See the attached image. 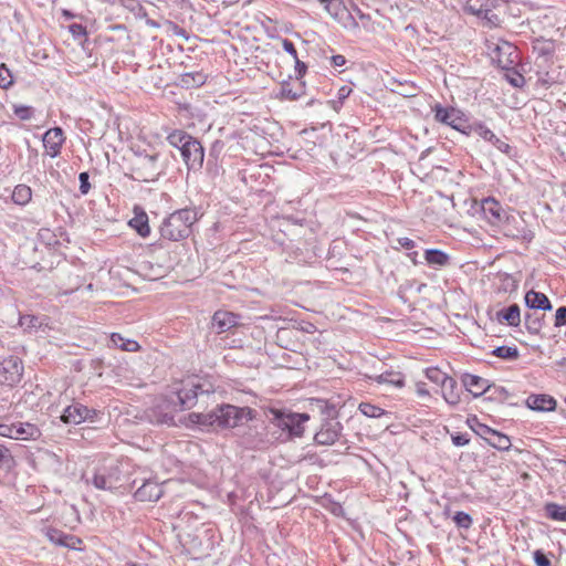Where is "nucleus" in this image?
I'll use <instances>...</instances> for the list:
<instances>
[{"label":"nucleus","mask_w":566,"mask_h":566,"mask_svg":"<svg viewBox=\"0 0 566 566\" xmlns=\"http://www.w3.org/2000/svg\"><path fill=\"white\" fill-rule=\"evenodd\" d=\"M70 28L73 33H84V29L81 24H72Z\"/></svg>","instance_id":"nucleus-64"},{"label":"nucleus","mask_w":566,"mask_h":566,"mask_svg":"<svg viewBox=\"0 0 566 566\" xmlns=\"http://www.w3.org/2000/svg\"><path fill=\"white\" fill-rule=\"evenodd\" d=\"M22 373V361L15 356H10L0 363V375L2 376V381L8 385H14L19 382Z\"/></svg>","instance_id":"nucleus-14"},{"label":"nucleus","mask_w":566,"mask_h":566,"mask_svg":"<svg viewBox=\"0 0 566 566\" xmlns=\"http://www.w3.org/2000/svg\"><path fill=\"white\" fill-rule=\"evenodd\" d=\"M13 112L21 120H28L33 116V108L31 106L15 105Z\"/></svg>","instance_id":"nucleus-46"},{"label":"nucleus","mask_w":566,"mask_h":566,"mask_svg":"<svg viewBox=\"0 0 566 566\" xmlns=\"http://www.w3.org/2000/svg\"><path fill=\"white\" fill-rule=\"evenodd\" d=\"M486 48L492 62L503 70L510 71L518 62L517 49L507 41H488Z\"/></svg>","instance_id":"nucleus-7"},{"label":"nucleus","mask_w":566,"mask_h":566,"mask_svg":"<svg viewBox=\"0 0 566 566\" xmlns=\"http://www.w3.org/2000/svg\"><path fill=\"white\" fill-rule=\"evenodd\" d=\"M13 458L8 448L0 444V469L9 470L12 467Z\"/></svg>","instance_id":"nucleus-43"},{"label":"nucleus","mask_w":566,"mask_h":566,"mask_svg":"<svg viewBox=\"0 0 566 566\" xmlns=\"http://www.w3.org/2000/svg\"><path fill=\"white\" fill-rule=\"evenodd\" d=\"M526 405L532 410L552 411L556 408V400L549 395H531L526 399Z\"/></svg>","instance_id":"nucleus-22"},{"label":"nucleus","mask_w":566,"mask_h":566,"mask_svg":"<svg viewBox=\"0 0 566 566\" xmlns=\"http://www.w3.org/2000/svg\"><path fill=\"white\" fill-rule=\"evenodd\" d=\"M358 410L366 417L369 418H380L385 415V410L378 406L371 405L369 402H361L358 406Z\"/></svg>","instance_id":"nucleus-41"},{"label":"nucleus","mask_w":566,"mask_h":566,"mask_svg":"<svg viewBox=\"0 0 566 566\" xmlns=\"http://www.w3.org/2000/svg\"><path fill=\"white\" fill-rule=\"evenodd\" d=\"M566 325V306H560L556 311L555 315V326H565Z\"/></svg>","instance_id":"nucleus-51"},{"label":"nucleus","mask_w":566,"mask_h":566,"mask_svg":"<svg viewBox=\"0 0 566 566\" xmlns=\"http://www.w3.org/2000/svg\"><path fill=\"white\" fill-rule=\"evenodd\" d=\"M331 61H332V64H333L334 66H343V65H345V63H346V59H345V56H344V55H340V54L333 55V56L331 57Z\"/></svg>","instance_id":"nucleus-59"},{"label":"nucleus","mask_w":566,"mask_h":566,"mask_svg":"<svg viewBox=\"0 0 566 566\" xmlns=\"http://www.w3.org/2000/svg\"><path fill=\"white\" fill-rule=\"evenodd\" d=\"M218 387L211 376L188 377L181 381L175 392L179 410H188L198 403L208 405L210 400L214 401Z\"/></svg>","instance_id":"nucleus-1"},{"label":"nucleus","mask_w":566,"mask_h":566,"mask_svg":"<svg viewBox=\"0 0 566 566\" xmlns=\"http://www.w3.org/2000/svg\"><path fill=\"white\" fill-rule=\"evenodd\" d=\"M193 137L181 129H176L167 136L168 143L180 151L191 142Z\"/></svg>","instance_id":"nucleus-32"},{"label":"nucleus","mask_w":566,"mask_h":566,"mask_svg":"<svg viewBox=\"0 0 566 566\" xmlns=\"http://www.w3.org/2000/svg\"><path fill=\"white\" fill-rule=\"evenodd\" d=\"M398 243L403 248V249H407V250H410V249H413L416 243L413 240L409 239V238H399L398 239Z\"/></svg>","instance_id":"nucleus-58"},{"label":"nucleus","mask_w":566,"mask_h":566,"mask_svg":"<svg viewBox=\"0 0 566 566\" xmlns=\"http://www.w3.org/2000/svg\"><path fill=\"white\" fill-rule=\"evenodd\" d=\"M432 112L434 114V119L438 123L450 126L451 128L470 136L471 123L461 109L436 104L432 106Z\"/></svg>","instance_id":"nucleus-8"},{"label":"nucleus","mask_w":566,"mask_h":566,"mask_svg":"<svg viewBox=\"0 0 566 566\" xmlns=\"http://www.w3.org/2000/svg\"><path fill=\"white\" fill-rule=\"evenodd\" d=\"M544 315L539 316L536 313H526L524 323L527 332L533 335H538L543 327Z\"/></svg>","instance_id":"nucleus-35"},{"label":"nucleus","mask_w":566,"mask_h":566,"mask_svg":"<svg viewBox=\"0 0 566 566\" xmlns=\"http://www.w3.org/2000/svg\"><path fill=\"white\" fill-rule=\"evenodd\" d=\"M19 325L28 332L35 331L42 325V321L35 315H20Z\"/></svg>","instance_id":"nucleus-40"},{"label":"nucleus","mask_w":566,"mask_h":566,"mask_svg":"<svg viewBox=\"0 0 566 566\" xmlns=\"http://www.w3.org/2000/svg\"><path fill=\"white\" fill-rule=\"evenodd\" d=\"M295 73H296V80L302 82V77L305 75L307 66L304 62L300 61V59H295Z\"/></svg>","instance_id":"nucleus-54"},{"label":"nucleus","mask_w":566,"mask_h":566,"mask_svg":"<svg viewBox=\"0 0 566 566\" xmlns=\"http://www.w3.org/2000/svg\"><path fill=\"white\" fill-rule=\"evenodd\" d=\"M163 495L161 486L154 481H145L134 493L137 501L142 502H156Z\"/></svg>","instance_id":"nucleus-21"},{"label":"nucleus","mask_w":566,"mask_h":566,"mask_svg":"<svg viewBox=\"0 0 566 566\" xmlns=\"http://www.w3.org/2000/svg\"><path fill=\"white\" fill-rule=\"evenodd\" d=\"M111 343L114 346L120 348L122 350L130 352V353L138 352L140 348L139 344L136 340L126 339L118 333H113L111 335Z\"/></svg>","instance_id":"nucleus-33"},{"label":"nucleus","mask_w":566,"mask_h":566,"mask_svg":"<svg viewBox=\"0 0 566 566\" xmlns=\"http://www.w3.org/2000/svg\"><path fill=\"white\" fill-rule=\"evenodd\" d=\"M42 142L45 148V153L52 158L57 157L65 142L63 129L61 127L50 128L44 133Z\"/></svg>","instance_id":"nucleus-16"},{"label":"nucleus","mask_w":566,"mask_h":566,"mask_svg":"<svg viewBox=\"0 0 566 566\" xmlns=\"http://www.w3.org/2000/svg\"><path fill=\"white\" fill-rule=\"evenodd\" d=\"M40 436V430L35 424L29 422L13 423L12 439L29 440L36 439Z\"/></svg>","instance_id":"nucleus-24"},{"label":"nucleus","mask_w":566,"mask_h":566,"mask_svg":"<svg viewBox=\"0 0 566 566\" xmlns=\"http://www.w3.org/2000/svg\"><path fill=\"white\" fill-rule=\"evenodd\" d=\"M355 12L357 13L358 18L360 20H369L370 17L368 14H365L359 8H355Z\"/></svg>","instance_id":"nucleus-63"},{"label":"nucleus","mask_w":566,"mask_h":566,"mask_svg":"<svg viewBox=\"0 0 566 566\" xmlns=\"http://www.w3.org/2000/svg\"><path fill=\"white\" fill-rule=\"evenodd\" d=\"M453 521L458 527L468 530L472 526V517L465 512H457L453 516Z\"/></svg>","instance_id":"nucleus-44"},{"label":"nucleus","mask_w":566,"mask_h":566,"mask_svg":"<svg viewBox=\"0 0 566 566\" xmlns=\"http://www.w3.org/2000/svg\"><path fill=\"white\" fill-rule=\"evenodd\" d=\"M282 45H283L284 51L287 52L294 60L298 57L297 51L292 41L284 39L282 42Z\"/></svg>","instance_id":"nucleus-55"},{"label":"nucleus","mask_w":566,"mask_h":566,"mask_svg":"<svg viewBox=\"0 0 566 566\" xmlns=\"http://www.w3.org/2000/svg\"><path fill=\"white\" fill-rule=\"evenodd\" d=\"M488 443L500 451H506L512 446L510 438L496 430L488 438Z\"/></svg>","instance_id":"nucleus-37"},{"label":"nucleus","mask_w":566,"mask_h":566,"mask_svg":"<svg viewBox=\"0 0 566 566\" xmlns=\"http://www.w3.org/2000/svg\"><path fill=\"white\" fill-rule=\"evenodd\" d=\"M129 226L132 228H134L137 233L143 237V238H146L149 235L150 233V228H149V224H148V217L145 212H142L139 214H136L130 221H129Z\"/></svg>","instance_id":"nucleus-34"},{"label":"nucleus","mask_w":566,"mask_h":566,"mask_svg":"<svg viewBox=\"0 0 566 566\" xmlns=\"http://www.w3.org/2000/svg\"><path fill=\"white\" fill-rule=\"evenodd\" d=\"M426 376L427 378L437 384V385H440L442 386L443 382L448 379V375L446 373H443L441 369L437 368V367H430V368H427L426 369Z\"/></svg>","instance_id":"nucleus-42"},{"label":"nucleus","mask_w":566,"mask_h":566,"mask_svg":"<svg viewBox=\"0 0 566 566\" xmlns=\"http://www.w3.org/2000/svg\"><path fill=\"white\" fill-rule=\"evenodd\" d=\"M496 319L500 323L505 322L509 326L517 327L521 324L520 306L517 304H511L510 306L497 311Z\"/></svg>","instance_id":"nucleus-23"},{"label":"nucleus","mask_w":566,"mask_h":566,"mask_svg":"<svg viewBox=\"0 0 566 566\" xmlns=\"http://www.w3.org/2000/svg\"><path fill=\"white\" fill-rule=\"evenodd\" d=\"M511 83L515 86V87H520L523 85L524 83V77L522 75H517L516 77H513L511 78Z\"/></svg>","instance_id":"nucleus-60"},{"label":"nucleus","mask_w":566,"mask_h":566,"mask_svg":"<svg viewBox=\"0 0 566 566\" xmlns=\"http://www.w3.org/2000/svg\"><path fill=\"white\" fill-rule=\"evenodd\" d=\"M250 412L249 409L238 408L232 405H221L209 412H192L189 415L191 422L203 427L234 428Z\"/></svg>","instance_id":"nucleus-2"},{"label":"nucleus","mask_w":566,"mask_h":566,"mask_svg":"<svg viewBox=\"0 0 566 566\" xmlns=\"http://www.w3.org/2000/svg\"><path fill=\"white\" fill-rule=\"evenodd\" d=\"M317 407L326 412L327 419L323 421L321 429L315 433L314 440L321 446H332L339 439L343 426L335 419L336 409L333 406H328L325 400H317Z\"/></svg>","instance_id":"nucleus-5"},{"label":"nucleus","mask_w":566,"mask_h":566,"mask_svg":"<svg viewBox=\"0 0 566 566\" xmlns=\"http://www.w3.org/2000/svg\"><path fill=\"white\" fill-rule=\"evenodd\" d=\"M424 260L432 266H447L450 263V256L438 249H428L424 252Z\"/></svg>","instance_id":"nucleus-30"},{"label":"nucleus","mask_w":566,"mask_h":566,"mask_svg":"<svg viewBox=\"0 0 566 566\" xmlns=\"http://www.w3.org/2000/svg\"><path fill=\"white\" fill-rule=\"evenodd\" d=\"M304 94H305L304 82H298L296 87H293L292 84L287 81H284L281 84L280 95L282 98H285L289 101H296Z\"/></svg>","instance_id":"nucleus-31"},{"label":"nucleus","mask_w":566,"mask_h":566,"mask_svg":"<svg viewBox=\"0 0 566 566\" xmlns=\"http://www.w3.org/2000/svg\"><path fill=\"white\" fill-rule=\"evenodd\" d=\"M494 431H495L494 429H492L485 424H482V423H479L478 429L475 430V432L481 438H483L486 442H488V438H490Z\"/></svg>","instance_id":"nucleus-53"},{"label":"nucleus","mask_w":566,"mask_h":566,"mask_svg":"<svg viewBox=\"0 0 566 566\" xmlns=\"http://www.w3.org/2000/svg\"><path fill=\"white\" fill-rule=\"evenodd\" d=\"M492 390L489 392V399H496L500 401H504L509 398L510 394L504 387H499L495 385H491Z\"/></svg>","instance_id":"nucleus-45"},{"label":"nucleus","mask_w":566,"mask_h":566,"mask_svg":"<svg viewBox=\"0 0 566 566\" xmlns=\"http://www.w3.org/2000/svg\"><path fill=\"white\" fill-rule=\"evenodd\" d=\"M180 153L189 170H199L202 167L205 150L200 142L195 137Z\"/></svg>","instance_id":"nucleus-13"},{"label":"nucleus","mask_w":566,"mask_h":566,"mask_svg":"<svg viewBox=\"0 0 566 566\" xmlns=\"http://www.w3.org/2000/svg\"><path fill=\"white\" fill-rule=\"evenodd\" d=\"M534 562H535L536 566H551V560L541 551L534 552Z\"/></svg>","instance_id":"nucleus-52"},{"label":"nucleus","mask_w":566,"mask_h":566,"mask_svg":"<svg viewBox=\"0 0 566 566\" xmlns=\"http://www.w3.org/2000/svg\"><path fill=\"white\" fill-rule=\"evenodd\" d=\"M473 133L480 136L483 140L491 143L501 153L509 154L511 151V146L499 138L484 123H472L470 126V135Z\"/></svg>","instance_id":"nucleus-15"},{"label":"nucleus","mask_w":566,"mask_h":566,"mask_svg":"<svg viewBox=\"0 0 566 566\" xmlns=\"http://www.w3.org/2000/svg\"><path fill=\"white\" fill-rule=\"evenodd\" d=\"M120 470L117 464L96 468L92 483L98 490L113 491L120 486Z\"/></svg>","instance_id":"nucleus-12"},{"label":"nucleus","mask_w":566,"mask_h":566,"mask_svg":"<svg viewBox=\"0 0 566 566\" xmlns=\"http://www.w3.org/2000/svg\"><path fill=\"white\" fill-rule=\"evenodd\" d=\"M371 379L378 384L391 385L399 388L405 384L403 375L394 370H386L379 375L373 376Z\"/></svg>","instance_id":"nucleus-29"},{"label":"nucleus","mask_w":566,"mask_h":566,"mask_svg":"<svg viewBox=\"0 0 566 566\" xmlns=\"http://www.w3.org/2000/svg\"><path fill=\"white\" fill-rule=\"evenodd\" d=\"M441 392L444 400L451 405L455 406L460 402V388L454 378L448 377V379L441 386Z\"/></svg>","instance_id":"nucleus-26"},{"label":"nucleus","mask_w":566,"mask_h":566,"mask_svg":"<svg viewBox=\"0 0 566 566\" xmlns=\"http://www.w3.org/2000/svg\"><path fill=\"white\" fill-rule=\"evenodd\" d=\"M345 29L355 30L358 28V23L355 18L348 12L345 7V14H343V21L339 22Z\"/></svg>","instance_id":"nucleus-48"},{"label":"nucleus","mask_w":566,"mask_h":566,"mask_svg":"<svg viewBox=\"0 0 566 566\" xmlns=\"http://www.w3.org/2000/svg\"><path fill=\"white\" fill-rule=\"evenodd\" d=\"M174 29H175V34H176V35L182 36V38H185V39H187V38H188V36H187V32H186V30H185V29L179 28L178 25H174Z\"/></svg>","instance_id":"nucleus-62"},{"label":"nucleus","mask_w":566,"mask_h":566,"mask_svg":"<svg viewBox=\"0 0 566 566\" xmlns=\"http://www.w3.org/2000/svg\"><path fill=\"white\" fill-rule=\"evenodd\" d=\"M481 211L485 219L493 226L500 224L506 217L502 205L493 197L484 198L481 201Z\"/></svg>","instance_id":"nucleus-18"},{"label":"nucleus","mask_w":566,"mask_h":566,"mask_svg":"<svg viewBox=\"0 0 566 566\" xmlns=\"http://www.w3.org/2000/svg\"><path fill=\"white\" fill-rule=\"evenodd\" d=\"M492 355L507 361H514L518 359L520 352L516 346H499L492 350Z\"/></svg>","instance_id":"nucleus-38"},{"label":"nucleus","mask_w":566,"mask_h":566,"mask_svg":"<svg viewBox=\"0 0 566 566\" xmlns=\"http://www.w3.org/2000/svg\"><path fill=\"white\" fill-rule=\"evenodd\" d=\"M452 443L455 447H464L470 442V437L468 433L455 432L451 434Z\"/></svg>","instance_id":"nucleus-49"},{"label":"nucleus","mask_w":566,"mask_h":566,"mask_svg":"<svg viewBox=\"0 0 566 566\" xmlns=\"http://www.w3.org/2000/svg\"><path fill=\"white\" fill-rule=\"evenodd\" d=\"M31 197H32V190L27 185L21 184V185L15 186V188L13 189L12 200L17 205H20V206L27 205L31 200Z\"/></svg>","instance_id":"nucleus-36"},{"label":"nucleus","mask_w":566,"mask_h":566,"mask_svg":"<svg viewBox=\"0 0 566 566\" xmlns=\"http://www.w3.org/2000/svg\"><path fill=\"white\" fill-rule=\"evenodd\" d=\"M509 0H468L467 10L485 20L491 27H496L501 23L499 14L495 12L496 9Z\"/></svg>","instance_id":"nucleus-10"},{"label":"nucleus","mask_w":566,"mask_h":566,"mask_svg":"<svg viewBox=\"0 0 566 566\" xmlns=\"http://www.w3.org/2000/svg\"><path fill=\"white\" fill-rule=\"evenodd\" d=\"M237 316L227 311H217L211 319V329L217 334L230 331L237 325Z\"/></svg>","instance_id":"nucleus-20"},{"label":"nucleus","mask_w":566,"mask_h":566,"mask_svg":"<svg viewBox=\"0 0 566 566\" xmlns=\"http://www.w3.org/2000/svg\"><path fill=\"white\" fill-rule=\"evenodd\" d=\"M352 93V87L343 85L337 92V101L344 102Z\"/></svg>","instance_id":"nucleus-56"},{"label":"nucleus","mask_w":566,"mask_h":566,"mask_svg":"<svg viewBox=\"0 0 566 566\" xmlns=\"http://www.w3.org/2000/svg\"><path fill=\"white\" fill-rule=\"evenodd\" d=\"M198 220L197 212L192 209H179L169 214L160 226V235L170 241H180L188 238L191 227Z\"/></svg>","instance_id":"nucleus-3"},{"label":"nucleus","mask_w":566,"mask_h":566,"mask_svg":"<svg viewBox=\"0 0 566 566\" xmlns=\"http://www.w3.org/2000/svg\"><path fill=\"white\" fill-rule=\"evenodd\" d=\"M13 424H0V436L12 439Z\"/></svg>","instance_id":"nucleus-57"},{"label":"nucleus","mask_w":566,"mask_h":566,"mask_svg":"<svg viewBox=\"0 0 566 566\" xmlns=\"http://www.w3.org/2000/svg\"><path fill=\"white\" fill-rule=\"evenodd\" d=\"M88 172L86 171H83L78 176V179H80V191L83 193V195H86L90 189H91V185L88 182Z\"/></svg>","instance_id":"nucleus-50"},{"label":"nucleus","mask_w":566,"mask_h":566,"mask_svg":"<svg viewBox=\"0 0 566 566\" xmlns=\"http://www.w3.org/2000/svg\"><path fill=\"white\" fill-rule=\"evenodd\" d=\"M180 411L174 397L159 400L146 411L147 419L155 424H175V413Z\"/></svg>","instance_id":"nucleus-11"},{"label":"nucleus","mask_w":566,"mask_h":566,"mask_svg":"<svg viewBox=\"0 0 566 566\" xmlns=\"http://www.w3.org/2000/svg\"><path fill=\"white\" fill-rule=\"evenodd\" d=\"M545 513L551 520L566 522V505L547 503Z\"/></svg>","instance_id":"nucleus-39"},{"label":"nucleus","mask_w":566,"mask_h":566,"mask_svg":"<svg viewBox=\"0 0 566 566\" xmlns=\"http://www.w3.org/2000/svg\"><path fill=\"white\" fill-rule=\"evenodd\" d=\"M95 415V410L88 409L86 406L76 402L64 409L61 419L65 423L78 424L87 419H92Z\"/></svg>","instance_id":"nucleus-17"},{"label":"nucleus","mask_w":566,"mask_h":566,"mask_svg":"<svg viewBox=\"0 0 566 566\" xmlns=\"http://www.w3.org/2000/svg\"><path fill=\"white\" fill-rule=\"evenodd\" d=\"M11 84L12 76L10 71L6 66L0 65V87L8 88Z\"/></svg>","instance_id":"nucleus-47"},{"label":"nucleus","mask_w":566,"mask_h":566,"mask_svg":"<svg viewBox=\"0 0 566 566\" xmlns=\"http://www.w3.org/2000/svg\"><path fill=\"white\" fill-rule=\"evenodd\" d=\"M272 423L286 432L287 437H302L304 423L310 419L307 413H295L292 411L271 409Z\"/></svg>","instance_id":"nucleus-6"},{"label":"nucleus","mask_w":566,"mask_h":566,"mask_svg":"<svg viewBox=\"0 0 566 566\" xmlns=\"http://www.w3.org/2000/svg\"><path fill=\"white\" fill-rule=\"evenodd\" d=\"M525 303L530 308L551 311L552 304L548 297L541 292L534 290L528 291L525 294Z\"/></svg>","instance_id":"nucleus-25"},{"label":"nucleus","mask_w":566,"mask_h":566,"mask_svg":"<svg viewBox=\"0 0 566 566\" xmlns=\"http://www.w3.org/2000/svg\"><path fill=\"white\" fill-rule=\"evenodd\" d=\"M417 394L419 396H428L429 391L424 388V384L419 382L417 385Z\"/></svg>","instance_id":"nucleus-61"},{"label":"nucleus","mask_w":566,"mask_h":566,"mask_svg":"<svg viewBox=\"0 0 566 566\" xmlns=\"http://www.w3.org/2000/svg\"><path fill=\"white\" fill-rule=\"evenodd\" d=\"M165 171V166L159 161V154H143L135 155L132 166V177L134 180L140 182L156 181Z\"/></svg>","instance_id":"nucleus-4"},{"label":"nucleus","mask_w":566,"mask_h":566,"mask_svg":"<svg viewBox=\"0 0 566 566\" xmlns=\"http://www.w3.org/2000/svg\"><path fill=\"white\" fill-rule=\"evenodd\" d=\"M462 384L474 397H480L492 390L489 380L472 374H464L462 376Z\"/></svg>","instance_id":"nucleus-19"},{"label":"nucleus","mask_w":566,"mask_h":566,"mask_svg":"<svg viewBox=\"0 0 566 566\" xmlns=\"http://www.w3.org/2000/svg\"><path fill=\"white\" fill-rule=\"evenodd\" d=\"M207 81V75L201 71L187 72L179 76V85L185 88L199 87Z\"/></svg>","instance_id":"nucleus-27"},{"label":"nucleus","mask_w":566,"mask_h":566,"mask_svg":"<svg viewBox=\"0 0 566 566\" xmlns=\"http://www.w3.org/2000/svg\"><path fill=\"white\" fill-rule=\"evenodd\" d=\"M509 0H468L467 10L485 20L491 27H496L501 23L499 14L495 12L496 9Z\"/></svg>","instance_id":"nucleus-9"},{"label":"nucleus","mask_w":566,"mask_h":566,"mask_svg":"<svg viewBox=\"0 0 566 566\" xmlns=\"http://www.w3.org/2000/svg\"><path fill=\"white\" fill-rule=\"evenodd\" d=\"M324 6L325 11L337 22L343 21V14H345L344 0H317Z\"/></svg>","instance_id":"nucleus-28"}]
</instances>
